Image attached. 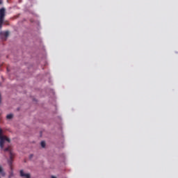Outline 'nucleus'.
<instances>
[{
	"label": "nucleus",
	"instance_id": "1",
	"mask_svg": "<svg viewBox=\"0 0 178 178\" xmlns=\"http://www.w3.org/2000/svg\"><path fill=\"white\" fill-rule=\"evenodd\" d=\"M3 131L2 129L0 128V148L3 149L5 141H7L8 143H10V139L8 138L6 136L2 135Z\"/></svg>",
	"mask_w": 178,
	"mask_h": 178
},
{
	"label": "nucleus",
	"instance_id": "2",
	"mask_svg": "<svg viewBox=\"0 0 178 178\" xmlns=\"http://www.w3.org/2000/svg\"><path fill=\"white\" fill-rule=\"evenodd\" d=\"M4 152H8L10 155V159L8 160V163L12 170V163H13V152H12V149H10V147H8L3 149Z\"/></svg>",
	"mask_w": 178,
	"mask_h": 178
},
{
	"label": "nucleus",
	"instance_id": "3",
	"mask_svg": "<svg viewBox=\"0 0 178 178\" xmlns=\"http://www.w3.org/2000/svg\"><path fill=\"white\" fill-rule=\"evenodd\" d=\"M5 19V8L0 9V30H2V24H3V20Z\"/></svg>",
	"mask_w": 178,
	"mask_h": 178
},
{
	"label": "nucleus",
	"instance_id": "4",
	"mask_svg": "<svg viewBox=\"0 0 178 178\" xmlns=\"http://www.w3.org/2000/svg\"><path fill=\"white\" fill-rule=\"evenodd\" d=\"M8 37H9V31H1L0 32V38L3 41H6V40H8Z\"/></svg>",
	"mask_w": 178,
	"mask_h": 178
},
{
	"label": "nucleus",
	"instance_id": "5",
	"mask_svg": "<svg viewBox=\"0 0 178 178\" xmlns=\"http://www.w3.org/2000/svg\"><path fill=\"white\" fill-rule=\"evenodd\" d=\"M20 176L21 177H26V178H30V174H24V172L23 170H20Z\"/></svg>",
	"mask_w": 178,
	"mask_h": 178
},
{
	"label": "nucleus",
	"instance_id": "6",
	"mask_svg": "<svg viewBox=\"0 0 178 178\" xmlns=\"http://www.w3.org/2000/svg\"><path fill=\"white\" fill-rule=\"evenodd\" d=\"M0 173L2 175V176H5V173L3 172V168L1 165H0Z\"/></svg>",
	"mask_w": 178,
	"mask_h": 178
},
{
	"label": "nucleus",
	"instance_id": "7",
	"mask_svg": "<svg viewBox=\"0 0 178 178\" xmlns=\"http://www.w3.org/2000/svg\"><path fill=\"white\" fill-rule=\"evenodd\" d=\"M40 145H41V147H42V148H45V145H46L45 141H42V142L40 143Z\"/></svg>",
	"mask_w": 178,
	"mask_h": 178
},
{
	"label": "nucleus",
	"instance_id": "8",
	"mask_svg": "<svg viewBox=\"0 0 178 178\" xmlns=\"http://www.w3.org/2000/svg\"><path fill=\"white\" fill-rule=\"evenodd\" d=\"M7 119H12V118H13V114H8L6 116Z\"/></svg>",
	"mask_w": 178,
	"mask_h": 178
},
{
	"label": "nucleus",
	"instance_id": "9",
	"mask_svg": "<svg viewBox=\"0 0 178 178\" xmlns=\"http://www.w3.org/2000/svg\"><path fill=\"white\" fill-rule=\"evenodd\" d=\"M13 176V172L12 171L10 175H9V178L12 177Z\"/></svg>",
	"mask_w": 178,
	"mask_h": 178
},
{
	"label": "nucleus",
	"instance_id": "10",
	"mask_svg": "<svg viewBox=\"0 0 178 178\" xmlns=\"http://www.w3.org/2000/svg\"><path fill=\"white\" fill-rule=\"evenodd\" d=\"M1 93H0V104L1 103Z\"/></svg>",
	"mask_w": 178,
	"mask_h": 178
},
{
	"label": "nucleus",
	"instance_id": "11",
	"mask_svg": "<svg viewBox=\"0 0 178 178\" xmlns=\"http://www.w3.org/2000/svg\"><path fill=\"white\" fill-rule=\"evenodd\" d=\"M0 5H2V0H0Z\"/></svg>",
	"mask_w": 178,
	"mask_h": 178
},
{
	"label": "nucleus",
	"instance_id": "12",
	"mask_svg": "<svg viewBox=\"0 0 178 178\" xmlns=\"http://www.w3.org/2000/svg\"><path fill=\"white\" fill-rule=\"evenodd\" d=\"M30 158H33V154H31Z\"/></svg>",
	"mask_w": 178,
	"mask_h": 178
},
{
	"label": "nucleus",
	"instance_id": "13",
	"mask_svg": "<svg viewBox=\"0 0 178 178\" xmlns=\"http://www.w3.org/2000/svg\"><path fill=\"white\" fill-rule=\"evenodd\" d=\"M51 178H56V177H54V176H51Z\"/></svg>",
	"mask_w": 178,
	"mask_h": 178
}]
</instances>
